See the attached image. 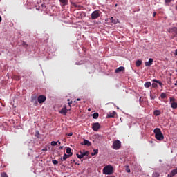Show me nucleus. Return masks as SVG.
<instances>
[{
	"instance_id": "obj_1",
	"label": "nucleus",
	"mask_w": 177,
	"mask_h": 177,
	"mask_svg": "<svg viewBox=\"0 0 177 177\" xmlns=\"http://www.w3.org/2000/svg\"><path fill=\"white\" fill-rule=\"evenodd\" d=\"M114 172V168L111 165H108L106 167H104L102 169V174L104 175H111Z\"/></svg>"
},
{
	"instance_id": "obj_2",
	"label": "nucleus",
	"mask_w": 177,
	"mask_h": 177,
	"mask_svg": "<svg viewBox=\"0 0 177 177\" xmlns=\"http://www.w3.org/2000/svg\"><path fill=\"white\" fill-rule=\"evenodd\" d=\"M153 132L155 133V138L157 140H164V134H162V132H161V129L156 128L153 130Z\"/></svg>"
},
{
	"instance_id": "obj_3",
	"label": "nucleus",
	"mask_w": 177,
	"mask_h": 177,
	"mask_svg": "<svg viewBox=\"0 0 177 177\" xmlns=\"http://www.w3.org/2000/svg\"><path fill=\"white\" fill-rule=\"evenodd\" d=\"M112 147L114 150H120V149H121V141L118 140H115L113 143Z\"/></svg>"
},
{
	"instance_id": "obj_4",
	"label": "nucleus",
	"mask_w": 177,
	"mask_h": 177,
	"mask_svg": "<svg viewBox=\"0 0 177 177\" xmlns=\"http://www.w3.org/2000/svg\"><path fill=\"white\" fill-rule=\"evenodd\" d=\"M169 103L171 105V109H177V102H176V99H175L174 97H170L169 98Z\"/></svg>"
},
{
	"instance_id": "obj_5",
	"label": "nucleus",
	"mask_w": 177,
	"mask_h": 177,
	"mask_svg": "<svg viewBox=\"0 0 177 177\" xmlns=\"http://www.w3.org/2000/svg\"><path fill=\"white\" fill-rule=\"evenodd\" d=\"M167 32H169L170 34H173V38H175V37H177L176 27L169 28V29H167Z\"/></svg>"
},
{
	"instance_id": "obj_6",
	"label": "nucleus",
	"mask_w": 177,
	"mask_h": 177,
	"mask_svg": "<svg viewBox=\"0 0 177 177\" xmlns=\"http://www.w3.org/2000/svg\"><path fill=\"white\" fill-rule=\"evenodd\" d=\"M85 156H87L88 157V156H89V151H86V152H82L80 151L79 153H77V158H80V160L85 157Z\"/></svg>"
},
{
	"instance_id": "obj_7",
	"label": "nucleus",
	"mask_w": 177,
	"mask_h": 177,
	"mask_svg": "<svg viewBox=\"0 0 177 177\" xmlns=\"http://www.w3.org/2000/svg\"><path fill=\"white\" fill-rule=\"evenodd\" d=\"M92 129L93 131H95V132H97V131L100 129V124H99V122L93 123L92 125Z\"/></svg>"
},
{
	"instance_id": "obj_8",
	"label": "nucleus",
	"mask_w": 177,
	"mask_h": 177,
	"mask_svg": "<svg viewBox=\"0 0 177 177\" xmlns=\"http://www.w3.org/2000/svg\"><path fill=\"white\" fill-rule=\"evenodd\" d=\"M100 16V14H99V11H93L91 14V19L92 20H95V19H97Z\"/></svg>"
},
{
	"instance_id": "obj_9",
	"label": "nucleus",
	"mask_w": 177,
	"mask_h": 177,
	"mask_svg": "<svg viewBox=\"0 0 177 177\" xmlns=\"http://www.w3.org/2000/svg\"><path fill=\"white\" fill-rule=\"evenodd\" d=\"M46 100V97L45 95H39L37 97L38 103L42 104Z\"/></svg>"
},
{
	"instance_id": "obj_10",
	"label": "nucleus",
	"mask_w": 177,
	"mask_h": 177,
	"mask_svg": "<svg viewBox=\"0 0 177 177\" xmlns=\"http://www.w3.org/2000/svg\"><path fill=\"white\" fill-rule=\"evenodd\" d=\"M177 174V168L173 169L169 174L167 175L168 177H174Z\"/></svg>"
},
{
	"instance_id": "obj_11",
	"label": "nucleus",
	"mask_w": 177,
	"mask_h": 177,
	"mask_svg": "<svg viewBox=\"0 0 177 177\" xmlns=\"http://www.w3.org/2000/svg\"><path fill=\"white\" fill-rule=\"evenodd\" d=\"M146 67H149L153 64V58H149L148 62L145 63Z\"/></svg>"
},
{
	"instance_id": "obj_12",
	"label": "nucleus",
	"mask_w": 177,
	"mask_h": 177,
	"mask_svg": "<svg viewBox=\"0 0 177 177\" xmlns=\"http://www.w3.org/2000/svg\"><path fill=\"white\" fill-rule=\"evenodd\" d=\"M121 71H125V68L124 66H120L115 70V73H121Z\"/></svg>"
},
{
	"instance_id": "obj_13",
	"label": "nucleus",
	"mask_w": 177,
	"mask_h": 177,
	"mask_svg": "<svg viewBox=\"0 0 177 177\" xmlns=\"http://www.w3.org/2000/svg\"><path fill=\"white\" fill-rule=\"evenodd\" d=\"M59 113L60 114H63L64 115H67V109L66 107L62 108L59 111Z\"/></svg>"
},
{
	"instance_id": "obj_14",
	"label": "nucleus",
	"mask_w": 177,
	"mask_h": 177,
	"mask_svg": "<svg viewBox=\"0 0 177 177\" xmlns=\"http://www.w3.org/2000/svg\"><path fill=\"white\" fill-rule=\"evenodd\" d=\"M81 145H84L85 146H91V145H92V143H91V142H89V140L84 139V142L82 143H81Z\"/></svg>"
},
{
	"instance_id": "obj_15",
	"label": "nucleus",
	"mask_w": 177,
	"mask_h": 177,
	"mask_svg": "<svg viewBox=\"0 0 177 177\" xmlns=\"http://www.w3.org/2000/svg\"><path fill=\"white\" fill-rule=\"evenodd\" d=\"M116 113L115 111L113 112H110L107 115L109 117V118H113V117H115Z\"/></svg>"
},
{
	"instance_id": "obj_16",
	"label": "nucleus",
	"mask_w": 177,
	"mask_h": 177,
	"mask_svg": "<svg viewBox=\"0 0 177 177\" xmlns=\"http://www.w3.org/2000/svg\"><path fill=\"white\" fill-rule=\"evenodd\" d=\"M66 153H68V156L71 157V156H73V152L71 151V148L67 147L66 148Z\"/></svg>"
},
{
	"instance_id": "obj_17",
	"label": "nucleus",
	"mask_w": 177,
	"mask_h": 177,
	"mask_svg": "<svg viewBox=\"0 0 177 177\" xmlns=\"http://www.w3.org/2000/svg\"><path fill=\"white\" fill-rule=\"evenodd\" d=\"M145 88H150L151 86V82H146L144 84Z\"/></svg>"
},
{
	"instance_id": "obj_18",
	"label": "nucleus",
	"mask_w": 177,
	"mask_h": 177,
	"mask_svg": "<svg viewBox=\"0 0 177 177\" xmlns=\"http://www.w3.org/2000/svg\"><path fill=\"white\" fill-rule=\"evenodd\" d=\"M59 2L63 4L64 6H66L68 3V0H59Z\"/></svg>"
},
{
	"instance_id": "obj_19",
	"label": "nucleus",
	"mask_w": 177,
	"mask_h": 177,
	"mask_svg": "<svg viewBox=\"0 0 177 177\" xmlns=\"http://www.w3.org/2000/svg\"><path fill=\"white\" fill-rule=\"evenodd\" d=\"M142 65V60L138 59L136 62V67H140Z\"/></svg>"
},
{
	"instance_id": "obj_20",
	"label": "nucleus",
	"mask_w": 177,
	"mask_h": 177,
	"mask_svg": "<svg viewBox=\"0 0 177 177\" xmlns=\"http://www.w3.org/2000/svg\"><path fill=\"white\" fill-rule=\"evenodd\" d=\"M153 114L154 115L158 116L161 114V111L160 110H155Z\"/></svg>"
},
{
	"instance_id": "obj_21",
	"label": "nucleus",
	"mask_w": 177,
	"mask_h": 177,
	"mask_svg": "<svg viewBox=\"0 0 177 177\" xmlns=\"http://www.w3.org/2000/svg\"><path fill=\"white\" fill-rule=\"evenodd\" d=\"M153 82H156V84H158L160 85V86H162V82H161L160 81L154 79V80H153Z\"/></svg>"
},
{
	"instance_id": "obj_22",
	"label": "nucleus",
	"mask_w": 177,
	"mask_h": 177,
	"mask_svg": "<svg viewBox=\"0 0 177 177\" xmlns=\"http://www.w3.org/2000/svg\"><path fill=\"white\" fill-rule=\"evenodd\" d=\"M93 118H94L95 120L99 118V113H95L93 114Z\"/></svg>"
},
{
	"instance_id": "obj_23",
	"label": "nucleus",
	"mask_w": 177,
	"mask_h": 177,
	"mask_svg": "<svg viewBox=\"0 0 177 177\" xmlns=\"http://www.w3.org/2000/svg\"><path fill=\"white\" fill-rule=\"evenodd\" d=\"M160 97H161V99H165V98H167V94L165 93H162L160 94Z\"/></svg>"
},
{
	"instance_id": "obj_24",
	"label": "nucleus",
	"mask_w": 177,
	"mask_h": 177,
	"mask_svg": "<svg viewBox=\"0 0 177 177\" xmlns=\"http://www.w3.org/2000/svg\"><path fill=\"white\" fill-rule=\"evenodd\" d=\"M71 156H69V155H67L66 153H64L63 158H62V160H64V161H66V160L68 158H70Z\"/></svg>"
},
{
	"instance_id": "obj_25",
	"label": "nucleus",
	"mask_w": 177,
	"mask_h": 177,
	"mask_svg": "<svg viewBox=\"0 0 177 177\" xmlns=\"http://www.w3.org/2000/svg\"><path fill=\"white\" fill-rule=\"evenodd\" d=\"M97 153H99V150L98 149H94L93 153H91V156H96V154H97Z\"/></svg>"
},
{
	"instance_id": "obj_26",
	"label": "nucleus",
	"mask_w": 177,
	"mask_h": 177,
	"mask_svg": "<svg viewBox=\"0 0 177 177\" xmlns=\"http://www.w3.org/2000/svg\"><path fill=\"white\" fill-rule=\"evenodd\" d=\"M22 46H23L24 48H27L28 47V44H27V43H26V41H23V42H22Z\"/></svg>"
},
{
	"instance_id": "obj_27",
	"label": "nucleus",
	"mask_w": 177,
	"mask_h": 177,
	"mask_svg": "<svg viewBox=\"0 0 177 177\" xmlns=\"http://www.w3.org/2000/svg\"><path fill=\"white\" fill-rule=\"evenodd\" d=\"M14 79L16 80V81H19L20 80V76L14 75Z\"/></svg>"
},
{
	"instance_id": "obj_28",
	"label": "nucleus",
	"mask_w": 177,
	"mask_h": 177,
	"mask_svg": "<svg viewBox=\"0 0 177 177\" xmlns=\"http://www.w3.org/2000/svg\"><path fill=\"white\" fill-rule=\"evenodd\" d=\"M52 162L53 164H54V165H57V164H59V162L55 160H52Z\"/></svg>"
},
{
	"instance_id": "obj_29",
	"label": "nucleus",
	"mask_w": 177,
	"mask_h": 177,
	"mask_svg": "<svg viewBox=\"0 0 177 177\" xmlns=\"http://www.w3.org/2000/svg\"><path fill=\"white\" fill-rule=\"evenodd\" d=\"M126 171L129 174L131 172V169H129V166H126Z\"/></svg>"
},
{
	"instance_id": "obj_30",
	"label": "nucleus",
	"mask_w": 177,
	"mask_h": 177,
	"mask_svg": "<svg viewBox=\"0 0 177 177\" xmlns=\"http://www.w3.org/2000/svg\"><path fill=\"white\" fill-rule=\"evenodd\" d=\"M1 177H8V174H6L5 172H3L1 174Z\"/></svg>"
},
{
	"instance_id": "obj_31",
	"label": "nucleus",
	"mask_w": 177,
	"mask_h": 177,
	"mask_svg": "<svg viewBox=\"0 0 177 177\" xmlns=\"http://www.w3.org/2000/svg\"><path fill=\"white\" fill-rule=\"evenodd\" d=\"M57 142L52 141L51 142V146H57Z\"/></svg>"
},
{
	"instance_id": "obj_32",
	"label": "nucleus",
	"mask_w": 177,
	"mask_h": 177,
	"mask_svg": "<svg viewBox=\"0 0 177 177\" xmlns=\"http://www.w3.org/2000/svg\"><path fill=\"white\" fill-rule=\"evenodd\" d=\"M157 86H158L157 83L152 84V88H157Z\"/></svg>"
},
{
	"instance_id": "obj_33",
	"label": "nucleus",
	"mask_w": 177,
	"mask_h": 177,
	"mask_svg": "<svg viewBox=\"0 0 177 177\" xmlns=\"http://www.w3.org/2000/svg\"><path fill=\"white\" fill-rule=\"evenodd\" d=\"M165 3H170V2H172V0H165Z\"/></svg>"
},
{
	"instance_id": "obj_34",
	"label": "nucleus",
	"mask_w": 177,
	"mask_h": 177,
	"mask_svg": "<svg viewBox=\"0 0 177 177\" xmlns=\"http://www.w3.org/2000/svg\"><path fill=\"white\" fill-rule=\"evenodd\" d=\"M66 136H73V132L66 134Z\"/></svg>"
},
{
	"instance_id": "obj_35",
	"label": "nucleus",
	"mask_w": 177,
	"mask_h": 177,
	"mask_svg": "<svg viewBox=\"0 0 177 177\" xmlns=\"http://www.w3.org/2000/svg\"><path fill=\"white\" fill-rule=\"evenodd\" d=\"M153 176L158 177V176H160V174H159L158 173H157V172H155V173L153 174Z\"/></svg>"
},
{
	"instance_id": "obj_36",
	"label": "nucleus",
	"mask_w": 177,
	"mask_h": 177,
	"mask_svg": "<svg viewBox=\"0 0 177 177\" xmlns=\"http://www.w3.org/2000/svg\"><path fill=\"white\" fill-rule=\"evenodd\" d=\"M69 106L71 107V104H73V101H71L70 102H68Z\"/></svg>"
},
{
	"instance_id": "obj_37",
	"label": "nucleus",
	"mask_w": 177,
	"mask_h": 177,
	"mask_svg": "<svg viewBox=\"0 0 177 177\" xmlns=\"http://www.w3.org/2000/svg\"><path fill=\"white\" fill-rule=\"evenodd\" d=\"M42 151H48V149H47V148H44V149H42Z\"/></svg>"
},
{
	"instance_id": "obj_38",
	"label": "nucleus",
	"mask_w": 177,
	"mask_h": 177,
	"mask_svg": "<svg viewBox=\"0 0 177 177\" xmlns=\"http://www.w3.org/2000/svg\"><path fill=\"white\" fill-rule=\"evenodd\" d=\"M139 102H140V103H142V97H140Z\"/></svg>"
},
{
	"instance_id": "obj_39",
	"label": "nucleus",
	"mask_w": 177,
	"mask_h": 177,
	"mask_svg": "<svg viewBox=\"0 0 177 177\" xmlns=\"http://www.w3.org/2000/svg\"><path fill=\"white\" fill-rule=\"evenodd\" d=\"M113 17H111V20L112 21V23H114V21H113Z\"/></svg>"
},
{
	"instance_id": "obj_40",
	"label": "nucleus",
	"mask_w": 177,
	"mask_h": 177,
	"mask_svg": "<svg viewBox=\"0 0 177 177\" xmlns=\"http://www.w3.org/2000/svg\"><path fill=\"white\" fill-rule=\"evenodd\" d=\"M76 100H77V102H80L81 100V99L77 98Z\"/></svg>"
},
{
	"instance_id": "obj_41",
	"label": "nucleus",
	"mask_w": 177,
	"mask_h": 177,
	"mask_svg": "<svg viewBox=\"0 0 177 177\" xmlns=\"http://www.w3.org/2000/svg\"><path fill=\"white\" fill-rule=\"evenodd\" d=\"M63 149V146L59 147V150Z\"/></svg>"
},
{
	"instance_id": "obj_42",
	"label": "nucleus",
	"mask_w": 177,
	"mask_h": 177,
	"mask_svg": "<svg viewBox=\"0 0 177 177\" xmlns=\"http://www.w3.org/2000/svg\"><path fill=\"white\" fill-rule=\"evenodd\" d=\"M2 21V17L0 16V23Z\"/></svg>"
},
{
	"instance_id": "obj_43",
	"label": "nucleus",
	"mask_w": 177,
	"mask_h": 177,
	"mask_svg": "<svg viewBox=\"0 0 177 177\" xmlns=\"http://www.w3.org/2000/svg\"><path fill=\"white\" fill-rule=\"evenodd\" d=\"M175 55H176V56H177V49L175 51Z\"/></svg>"
},
{
	"instance_id": "obj_44",
	"label": "nucleus",
	"mask_w": 177,
	"mask_h": 177,
	"mask_svg": "<svg viewBox=\"0 0 177 177\" xmlns=\"http://www.w3.org/2000/svg\"><path fill=\"white\" fill-rule=\"evenodd\" d=\"M78 8H80V9H81V8H82V6H78Z\"/></svg>"
},
{
	"instance_id": "obj_45",
	"label": "nucleus",
	"mask_w": 177,
	"mask_h": 177,
	"mask_svg": "<svg viewBox=\"0 0 177 177\" xmlns=\"http://www.w3.org/2000/svg\"><path fill=\"white\" fill-rule=\"evenodd\" d=\"M174 85H175L176 86H177V81L176 82V83L174 84Z\"/></svg>"
},
{
	"instance_id": "obj_46",
	"label": "nucleus",
	"mask_w": 177,
	"mask_h": 177,
	"mask_svg": "<svg viewBox=\"0 0 177 177\" xmlns=\"http://www.w3.org/2000/svg\"><path fill=\"white\" fill-rule=\"evenodd\" d=\"M57 143H58L59 145H61V142L59 141H57Z\"/></svg>"
},
{
	"instance_id": "obj_47",
	"label": "nucleus",
	"mask_w": 177,
	"mask_h": 177,
	"mask_svg": "<svg viewBox=\"0 0 177 177\" xmlns=\"http://www.w3.org/2000/svg\"><path fill=\"white\" fill-rule=\"evenodd\" d=\"M156 12H153V16H156Z\"/></svg>"
},
{
	"instance_id": "obj_48",
	"label": "nucleus",
	"mask_w": 177,
	"mask_h": 177,
	"mask_svg": "<svg viewBox=\"0 0 177 177\" xmlns=\"http://www.w3.org/2000/svg\"><path fill=\"white\" fill-rule=\"evenodd\" d=\"M88 111H91V108H89V109H88Z\"/></svg>"
},
{
	"instance_id": "obj_49",
	"label": "nucleus",
	"mask_w": 177,
	"mask_h": 177,
	"mask_svg": "<svg viewBox=\"0 0 177 177\" xmlns=\"http://www.w3.org/2000/svg\"><path fill=\"white\" fill-rule=\"evenodd\" d=\"M68 102H70V99H68Z\"/></svg>"
},
{
	"instance_id": "obj_50",
	"label": "nucleus",
	"mask_w": 177,
	"mask_h": 177,
	"mask_svg": "<svg viewBox=\"0 0 177 177\" xmlns=\"http://www.w3.org/2000/svg\"><path fill=\"white\" fill-rule=\"evenodd\" d=\"M75 6L76 8H77V7H78V6H77V5H76V6Z\"/></svg>"
},
{
	"instance_id": "obj_51",
	"label": "nucleus",
	"mask_w": 177,
	"mask_h": 177,
	"mask_svg": "<svg viewBox=\"0 0 177 177\" xmlns=\"http://www.w3.org/2000/svg\"><path fill=\"white\" fill-rule=\"evenodd\" d=\"M115 7H117V4H115Z\"/></svg>"
}]
</instances>
